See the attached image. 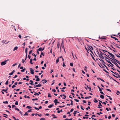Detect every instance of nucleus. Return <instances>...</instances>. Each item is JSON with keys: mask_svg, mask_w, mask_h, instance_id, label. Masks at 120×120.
I'll use <instances>...</instances> for the list:
<instances>
[{"mask_svg": "<svg viewBox=\"0 0 120 120\" xmlns=\"http://www.w3.org/2000/svg\"><path fill=\"white\" fill-rule=\"evenodd\" d=\"M6 62L7 60H5L4 61L2 62L1 63V65L2 66L6 64Z\"/></svg>", "mask_w": 120, "mask_h": 120, "instance_id": "1", "label": "nucleus"}, {"mask_svg": "<svg viewBox=\"0 0 120 120\" xmlns=\"http://www.w3.org/2000/svg\"><path fill=\"white\" fill-rule=\"evenodd\" d=\"M108 52V53L110 55V57H111L113 59H114V58H115V56H114L112 54L109 52Z\"/></svg>", "mask_w": 120, "mask_h": 120, "instance_id": "2", "label": "nucleus"}, {"mask_svg": "<svg viewBox=\"0 0 120 120\" xmlns=\"http://www.w3.org/2000/svg\"><path fill=\"white\" fill-rule=\"evenodd\" d=\"M61 46L62 48L64 49V52H65V50L64 45L63 41H62V42L61 43Z\"/></svg>", "mask_w": 120, "mask_h": 120, "instance_id": "3", "label": "nucleus"}, {"mask_svg": "<svg viewBox=\"0 0 120 120\" xmlns=\"http://www.w3.org/2000/svg\"><path fill=\"white\" fill-rule=\"evenodd\" d=\"M58 100L57 99H55L54 101V102L55 103V105H56L57 103H60L57 101Z\"/></svg>", "mask_w": 120, "mask_h": 120, "instance_id": "4", "label": "nucleus"}, {"mask_svg": "<svg viewBox=\"0 0 120 120\" xmlns=\"http://www.w3.org/2000/svg\"><path fill=\"white\" fill-rule=\"evenodd\" d=\"M30 73L32 74H33L34 73V70L32 68H30Z\"/></svg>", "mask_w": 120, "mask_h": 120, "instance_id": "5", "label": "nucleus"}, {"mask_svg": "<svg viewBox=\"0 0 120 120\" xmlns=\"http://www.w3.org/2000/svg\"><path fill=\"white\" fill-rule=\"evenodd\" d=\"M99 105H98V108L100 109L101 108V106H102V105L101 103L100 102H99Z\"/></svg>", "mask_w": 120, "mask_h": 120, "instance_id": "6", "label": "nucleus"}, {"mask_svg": "<svg viewBox=\"0 0 120 120\" xmlns=\"http://www.w3.org/2000/svg\"><path fill=\"white\" fill-rule=\"evenodd\" d=\"M59 46H60V44H59V43H57V48L58 47V48H59ZM60 52H61V47L60 46Z\"/></svg>", "mask_w": 120, "mask_h": 120, "instance_id": "7", "label": "nucleus"}, {"mask_svg": "<svg viewBox=\"0 0 120 120\" xmlns=\"http://www.w3.org/2000/svg\"><path fill=\"white\" fill-rule=\"evenodd\" d=\"M108 63H109V64H109V65H110V66H111V67H112L113 68H114L113 67V66H114L113 64H112V63H111V62L110 61H109V62H108Z\"/></svg>", "mask_w": 120, "mask_h": 120, "instance_id": "8", "label": "nucleus"}, {"mask_svg": "<svg viewBox=\"0 0 120 120\" xmlns=\"http://www.w3.org/2000/svg\"><path fill=\"white\" fill-rule=\"evenodd\" d=\"M8 90V88H7V89H6V90L2 89V91H3L5 92H6V93H7L8 92L7 91Z\"/></svg>", "mask_w": 120, "mask_h": 120, "instance_id": "9", "label": "nucleus"}, {"mask_svg": "<svg viewBox=\"0 0 120 120\" xmlns=\"http://www.w3.org/2000/svg\"><path fill=\"white\" fill-rule=\"evenodd\" d=\"M99 56L102 59H104V57L102 56V55L99 54Z\"/></svg>", "mask_w": 120, "mask_h": 120, "instance_id": "10", "label": "nucleus"}, {"mask_svg": "<svg viewBox=\"0 0 120 120\" xmlns=\"http://www.w3.org/2000/svg\"><path fill=\"white\" fill-rule=\"evenodd\" d=\"M112 59V58L111 59H112V60H114V61L116 62H117V63L119 61L118 60H116V59H115L114 58V59Z\"/></svg>", "mask_w": 120, "mask_h": 120, "instance_id": "11", "label": "nucleus"}, {"mask_svg": "<svg viewBox=\"0 0 120 120\" xmlns=\"http://www.w3.org/2000/svg\"><path fill=\"white\" fill-rule=\"evenodd\" d=\"M111 37L112 38L114 39L115 40H118V39L116 38L115 37H113L112 36H111Z\"/></svg>", "mask_w": 120, "mask_h": 120, "instance_id": "12", "label": "nucleus"}, {"mask_svg": "<svg viewBox=\"0 0 120 120\" xmlns=\"http://www.w3.org/2000/svg\"><path fill=\"white\" fill-rule=\"evenodd\" d=\"M33 92L34 93V95L35 96H36L37 95H38V96L39 95V94H38L36 92H35L34 91Z\"/></svg>", "mask_w": 120, "mask_h": 120, "instance_id": "13", "label": "nucleus"}, {"mask_svg": "<svg viewBox=\"0 0 120 120\" xmlns=\"http://www.w3.org/2000/svg\"><path fill=\"white\" fill-rule=\"evenodd\" d=\"M44 81V82H42V83H43V84H44V83H46V82H47V81L46 80H45V79H43L42 80V81Z\"/></svg>", "mask_w": 120, "mask_h": 120, "instance_id": "14", "label": "nucleus"}, {"mask_svg": "<svg viewBox=\"0 0 120 120\" xmlns=\"http://www.w3.org/2000/svg\"><path fill=\"white\" fill-rule=\"evenodd\" d=\"M18 48L17 46H16L14 48L13 50V51H15V50H17Z\"/></svg>", "mask_w": 120, "mask_h": 120, "instance_id": "15", "label": "nucleus"}, {"mask_svg": "<svg viewBox=\"0 0 120 120\" xmlns=\"http://www.w3.org/2000/svg\"><path fill=\"white\" fill-rule=\"evenodd\" d=\"M118 68H119L120 69V67H119L118 65V64L115 62L114 63Z\"/></svg>", "mask_w": 120, "mask_h": 120, "instance_id": "16", "label": "nucleus"}, {"mask_svg": "<svg viewBox=\"0 0 120 120\" xmlns=\"http://www.w3.org/2000/svg\"><path fill=\"white\" fill-rule=\"evenodd\" d=\"M25 53L26 54V56H27V48H26L25 49Z\"/></svg>", "mask_w": 120, "mask_h": 120, "instance_id": "17", "label": "nucleus"}, {"mask_svg": "<svg viewBox=\"0 0 120 120\" xmlns=\"http://www.w3.org/2000/svg\"><path fill=\"white\" fill-rule=\"evenodd\" d=\"M54 105L53 104L50 105L48 106V107L49 108H52L53 106Z\"/></svg>", "mask_w": 120, "mask_h": 120, "instance_id": "18", "label": "nucleus"}, {"mask_svg": "<svg viewBox=\"0 0 120 120\" xmlns=\"http://www.w3.org/2000/svg\"><path fill=\"white\" fill-rule=\"evenodd\" d=\"M88 47L90 48V49H91V48L93 50V47L91 46H89Z\"/></svg>", "mask_w": 120, "mask_h": 120, "instance_id": "19", "label": "nucleus"}, {"mask_svg": "<svg viewBox=\"0 0 120 120\" xmlns=\"http://www.w3.org/2000/svg\"><path fill=\"white\" fill-rule=\"evenodd\" d=\"M100 97L102 99H104V96L102 95H101L100 96Z\"/></svg>", "mask_w": 120, "mask_h": 120, "instance_id": "20", "label": "nucleus"}, {"mask_svg": "<svg viewBox=\"0 0 120 120\" xmlns=\"http://www.w3.org/2000/svg\"><path fill=\"white\" fill-rule=\"evenodd\" d=\"M30 82H30L29 84L31 85H34V84L33 83V81L32 80H30Z\"/></svg>", "mask_w": 120, "mask_h": 120, "instance_id": "21", "label": "nucleus"}, {"mask_svg": "<svg viewBox=\"0 0 120 120\" xmlns=\"http://www.w3.org/2000/svg\"><path fill=\"white\" fill-rule=\"evenodd\" d=\"M77 112V111H74V112L73 113V114H74V116H75V114H76V113Z\"/></svg>", "mask_w": 120, "mask_h": 120, "instance_id": "22", "label": "nucleus"}, {"mask_svg": "<svg viewBox=\"0 0 120 120\" xmlns=\"http://www.w3.org/2000/svg\"><path fill=\"white\" fill-rule=\"evenodd\" d=\"M41 84L39 83L38 85H37V87H41Z\"/></svg>", "mask_w": 120, "mask_h": 120, "instance_id": "23", "label": "nucleus"}, {"mask_svg": "<svg viewBox=\"0 0 120 120\" xmlns=\"http://www.w3.org/2000/svg\"><path fill=\"white\" fill-rule=\"evenodd\" d=\"M32 62V59H30V63L31 64H33V63Z\"/></svg>", "mask_w": 120, "mask_h": 120, "instance_id": "24", "label": "nucleus"}, {"mask_svg": "<svg viewBox=\"0 0 120 120\" xmlns=\"http://www.w3.org/2000/svg\"><path fill=\"white\" fill-rule=\"evenodd\" d=\"M59 58H58L56 60V63L57 64L59 61Z\"/></svg>", "mask_w": 120, "mask_h": 120, "instance_id": "25", "label": "nucleus"}, {"mask_svg": "<svg viewBox=\"0 0 120 120\" xmlns=\"http://www.w3.org/2000/svg\"><path fill=\"white\" fill-rule=\"evenodd\" d=\"M40 79L39 78H38L36 80V81L37 82L39 81H40Z\"/></svg>", "mask_w": 120, "mask_h": 120, "instance_id": "26", "label": "nucleus"}, {"mask_svg": "<svg viewBox=\"0 0 120 120\" xmlns=\"http://www.w3.org/2000/svg\"><path fill=\"white\" fill-rule=\"evenodd\" d=\"M38 51H41L42 50V48H39L38 49Z\"/></svg>", "mask_w": 120, "mask_h": 120, "instance_id": "27", "label": "nucleus"}, {"mask_svg": "<svg viewBox=\"0 0 120 120\" xmlns=\"http://www.w3.org/2000/svg\"><path fill=\"white\" fill-rule=\"evenodd\" d=\"M94 100H95L94 101V102L96 103L98 102V101L96 100V98H94Z\"/></svg>", "mask_w": 120, "mask_h": 120, "instance_id": "28", "label": "nucleus"}, {"mask_svg": "<svg viewBox=\"0 0 120 120\" xmlns=\"http://www.w3.org/2000/svg\"><path fill=\"white\" fill-rule=\"evenodd\" d=\"M27 112H26L25 114L24 115V116H27L28 115V114L27 113Z\"/></svg>", "mask_w": 120, "mask_h": 120, "instance_id": "29", "label": "nucleus"}, {"mask_svg": "<svg viewBox=\"0 0 120 120\" xmlns=\"http://www.w3.org/2000/svg\"><path fill=\"white\" fill-rule=\"evenodd\" d=\"M3 103L5 104H8V102L7 101H3Z\"/></svg>", "mask_w": 120, "mask_h": 120, "instance_id": "30", "label": "nucleus"}, {"mask_svg": "<svg viewBox=\"0 0 120 120\" xmlns=\"http://www.w3.org/2000/svg\"><path fill=\"white\" fill-rule=\"evenodd\" d=\"M71 103L70 104L71 105H73V101H72L71 100Z\"/></svg>", "mask_w": 120, "mask_h": 120, "instance_id": "31", "label": "nucleus"}, {"mask_svg": "<svg viewBox=\"0 0 120 120\" xmlns=\"http://www.w3.org/2000/svg\"><path fill=\"white\" fill-rule=\"evenodd\" d=\"M103 55H105V56H107L109 58H110V59H111V58H110V57H109V55H106V54H104V53H103Z\"/></svg>", "mask_w": 120, "mask_h": 120, "instance_id": "32", "label": "nucleus"}, {"mask_svg": "<svg viewBox=\"0 0 120 120\" xmlns=\"http://www.w3.org/2000/svg\"><path fill=\"white\" fill-rule=\"evenodd\" d=\"M26 70L25 68H24L22 70H21V71L22 72H24Z\"/></svg>", "mask_w": 120, "mask_h": 120, "instance_id": "33", "label": "nucleus"}, {"mask_svg": "<svg viewBox=\"0 0 120 120\" xmlns=\"http://www.w3.org/2000/svg\"><path fill=\"white\" fill-rule=\"evenodd\" d=\"M51 96L50 95V94L49 93L48 94V97L49 98H50L51 97Z\"/></svg>", "mask_w": 120, "mask_h": 120, "instance_id": "34", "label": "nucleus"}, {"mask_svg": "<svg viewBox=\"0 0 120 120\" xmlns=\"http://www.w3.org/2000/svg\"><path fill=\"white\" fill-rule=\"evenodd\" d=\"M26 108H28V109H30L31 108H32V107L31 106H27L26 107Z\"/></svg>", "mask_w": 120, "mask_h": 120, "instance_id": "35", "label": "nucleus"}, {"mask_svg": "<svg viewBox=\"0 0 120 120\" xmlns=\"http://www.w3.org/2000/svg\"><path fill=\"white\" fill-rule=\"evenodd\" d=\"M8 80H7L6 82L5 83V84L6 85H8Z\"/></svg>", "mask_w": 120, "mask_h": 120, "instance_id": "36", "label": "nucleus"}, {"mask_svg": "<svg viewBox=\"0 0 120 120\" xmlns=\"http://www.w3.org/2000/svg\"><path fill=\"white\" fill-rule=\"evenodd\" d=\"M15 104L16 105H18V101H16L15 102Z\"/></svg>", "mask_w": 120, "mask_h": 120, "instance_id": "37", "label": "nucleus"}, {"mask_svg": "<svg viewBox=\"0 0 120 120\" xmlns=\"http://www.w3.org/2000/svg\"><path fill=\"white\" fill-rule=\"evenodd\" d=\"M55 81V80H53V81H52V82H53V83L51 84V86L52 85L54 84V83H55V82H54Z\"/></svg>", "mask_w": 120, "mask_h": 120, "instance_id": "38", "label": "nucleus"}, {"mask_svg": "<svg viewBox=\"0 0 120 120\" xmlns=\"http://www.w3.org/2000/svg\"><path fill=\"white\" fill-rule=\"evenodd\" d=\"M107 97H109V99H110V100H112V99L111 98V97L110 96H108V95H107L106 96Z\"/></svg>", "mask_w": 120, "mask_h": 120, "instance_id": "39", "label": "nucleus"}, {"mask_svg": "<svg viewBox=\"0 0 120 120\" xmlns=\"http://www.w3.org/2000/svg\"><path fill=\"white\" fill-rule=\"evenodd\" d=\"M15 110H17V111H19V109H18V108L17 107H15Z\"/></svg>", "mask_w": 120, "mask_h": 120, "instance_id": "40", "label": "nucleus"}, {"mask_svg": "<svg viewBox=\"0 0 120 120\" xmlns=\"http://www.w3.org/2000/svg\"><path fill=\"white\" fill-rule=\"evenodd\" d=\"M115 55L116 56L118 57H119V58H120V56L119 55H118L117 54H115Z\"/></svg>", "mask_w": 120, "mask_h": 120, "instance_id": "41", "label": "nucleus"}, {"mask_svg": "<svg viewBox=\"0 0 120 120\" xmlns=\"http://www.w3.org/2000/svg\"><path fill=\"white\" fill-rule=\"evenodd\" d=\"M52 91L53 92H56V90L55 89H52Z\"/></svg>", "mask_w": 120, "mask_h": 120, "instance_id": "42", "label": "nucleus"}, {"mask_svg": "<svg viewBox=\"0 0 120 120\" xmlns=\"http://www.w3.org/2000/svg\"><path fill=\"white\" fill-rule=\"evenodd\" d=\"M32 110V109H30V110H29L27 111V112H31V111Z\"/></svg>", "mask_w": 120, "mask_h": 120, "instance_id": "43", "label": "nucleus"}, {"mask_svg": "<svg viewBox=\"0 0 120 120\" xmlns=\"http://www.w3.org/2000/svg\"><path fill=\"white\" fill-rule=\"evenodd\" d=\"M103 70H104V71H105L107 73H108V74L109 73L107 71H106V70H105V69H104Z\"/></svg>", "mask_w": 120, "mask_h": 120, "instance_id": "44", "label": "nucleus"}, {"mask_svg": "<svg viewBox=\"0 0 120 120\" xmlns=\"http://www.w3.org/2000/svg\"><path fill=\"white\" fill-rule=\"evenodd\" d=\"M65 106V105H63L62 106H59L58 107L60 108H62V107H64Z\"/></svg>", "mask_w": 120, "mask_h": 120, "instance_id": "45", "label": "nucleus"}, {"mask_svg": "<svg viewBox=\"0 0 120 120\" xmlns=\"http://www.w3.org/2000/svg\"><path fill=\"white\" fill-rule=\"evenodd\" d=\"M90 55L92 57V58L94 60H95V59L94 58V57L93 56V55L91 54H90Z\"/></svg>", "mask_w": 120, "mask_h": 120, "instance_id": "46", "label": "nucleus"}, {"mask_svg": "<svg viewBox=\"0 0 120 120\" xmlns=\"http://www.w3.org/2000/svg\"><path fill=\"white\" fill-rule=\"evenodd\" d=\"M71 94H72V95H73V98H75V97H74V95H75V94H74V93H71Z\"/></svg>", "mask_w": 120, "mask_h": 120, "instance_id": "47", "label": "nucleus"}, {"mask_svg": "<svg viewBox=\"0 0 120 120\" xmlns=\"http://www.w3.org/2000/svg\"><path fill=\"white\" fill-rule=\"evenodd\" d=\"M70 64L71 66H73V63H70Z\"/></svg>", "mask_w": 120, "mask_h": 120, "instance_id": "48", "label": "nucleus"}, {"mask_svg": "<svg viewBox=\"0 0 120 120\" xmlns=\"http://www.w3.org/2000/svg\"><path fill=\"white\" fill-rule=\"evenodd\" d=\"M32 50H31L29 52V54L30 55V54L32 53Z\"/></svg>", "mask_w": 120, "mask_h": 120, "instance_id": "49", "label": "nucleus"}, {"mask_svg": "<svg viewBox=\"0 0 120 120\" xmlns=\"http://www.w3.org/2000/svg\"><path fill=\"white\" fill-rule=\"evenodd\" d=\"M63 67H65V64H64V62H63Z\"/></svg>", "mask_w": 120, "mask_h": 120, "instance_id": "50", "label": "nucleus"}, {"mask_svg": "<svg viewBox=\"0 0 120 120\" xmlns=\"http://www.w3.org/2000/svg\"><path fill=\"white\" fill-rule=\"evenodd\" d=\"M99 79L103 82H105V81L101 78H99Z\"/></svg>", "mask_w": 120, "mask_h": 120, "instance_id": "51", "label": "nucleus"}, {"mask_svg": "<svg viewBox=\"0 0 120 120\" xmlns=\"http://www.w3.org/2000/svg\"><path fill=\"white\" fill-rule=\"evenodd\" d=\"M101 60V61H102V63H104V64H105V62H104V61L103 60Z\"/></svg>", "mask_w": 120, "mask_h": 120, "instance_id": "52", "label": "nucleus"}, {"mask_svg": "<svg viewBox=\"0 0 120 120\" xmlns=\"http://www.w3.org/2000/svg\"><path fill=\"white\" fill-rule=\"evenodd\" d=\"M15 87L16 86L15 85H14L12 86V88H14V87Z\"/></svg>", "mask_w": 120, "mask_h": 120, "instance_id": "53", "label": "nucleus"}, {"mask_svg": "<svg viewBox=\"0 0 120 120\" xmlns=\"http://www.w3.org/2000/svg\"><path fill=\"white\" fill-rule=\"evenodd\" d=\"M88 109H90V107L89 106H88V108H86V110H88Z\"/></svg>", "mask_w": 120, "mask_h": 120, "instance_id": "54", "label": "nucleus"}, {"mask_svg": "<svg viewBox=\"0 0 120 120\" xmlns=\"http://www.w3.org/2000/svg\"><path fill=\"white\" fill-rule=\"evenodd\" d=\"M74 110V109L73 108H72L71 110H70V112H72V111H73Z\"/></svg>", "mask_w": 120, "mask_h": 120, "instance_id": "55", "label": "nucleus"}, {"mask_svg": "<svg viewBox=\"0 0 120 120\" xmlns=\"http://www.w3.org/2000/svg\"><path fill=\"white\" fill-rule=\"evenodd\" d=\"M13 73L11 72V73H10L9 74V75H12Z\"/></svg>", "mask_w": 120, "mask_h": 120, "instance_id": "56", "label": "nucleus"}, {"mask_svg": "<svg viewBox=\"0 0 120 120\" xmlns=\"http://www.w3.org/2000/svg\"><path fill=\"white\" fill-rule=\"evenodd\" d=\"M101 102L102 103H103L105 105H106V103L105 102H102V101H101Z\"/></svg>", "mask_w": 120, "mask_h": 120, "instance_id": "57", "label": "nucleus"}, {"mask_svg": "<svg viewBox=\"0 0 120 120\" xmlns=\"http://www.w3.org/2000/svg\"><path fill=\"white\" fill-rule=\"evenodd\" d=\"M45 119V118H42L40 119V120H44Z\"/></svg>", "mask_w": 120, "mask_h": 120, "instance_id": "58", "label": "nucleus"}, {"mask_svg": "<svg viewBox=\"0 0 120 120\" xmlns=\"http://www.w3.org/2000/svg\"><path fill=\"white\" fill-rule=\"evenodd\" d=\"M102 50L103 51V52L104 53H105V52H108L107 51H105L103 50Z\"/></svg>", "mask_w": 120, "mask_h": 120, "instance_id": "59", "label": "nucleus"}, {"mask_svg": "<svg viewBox=\"0 0 120 120\" xmlns=\"http://www.w3.org/2000/svg\"><path fill=\"white\" fill-rule=\"evenodd\" d=\"M17 77V76L16 75H15V76L14 77H13V78H15Z\"/></svg>", "mask_w": 120, "mask_h": 120, "instance_id": "60", "label": "nucleus"}, {"mask_svg": "<svg viewBox=\"0 0 120 120\" xmlns=\"http://www.w3.org/2000/svg\"><path fill=\"white\" fill-rule=\"evenodd\" d=\"M34 108L35 109H36L37 110H39V109L38 108H37L35 107H34Z\"/></svg>", "mask_w": 120, "mask_h": 120, "instance_id": "61", "label": "nucleus"}, {"mask_svg": "<svg viewBox=\"0 0 120 120\" xmlns=\"http://www.w3.org/2000/svg\"><path fill=\"white\" fill-rule=\"evenodd\" d=\"M83 101V102L84 103H86V101H85V100H83V101Z\"/></svg>", "mask_w": 120, "mask_h": 120, "instance_id": "62", "label": "nucleus"}, {"mask_svg": "<svg viewBox=\"0 0 120 120\" xmlns=\"http://www.w3.org/2000/svg\"><path fill=\"white\" fill-rule=\"evenodd\" d=\"M106 90H107L108 91H110V92H111V90H110V89H106Z\"/></svg>", "mask_w": 120, "mask_h": 120, "instance_id": "63", "label": "nucleus"}, {"mask_svg": "<svg viewBox=\"0 0 120 120\" xmlns=\"http://www.w3.org/2000/svg\"><path fill=\"white\" fill-rule=\"evenodd\" d=\"M74 100L75 101H76L77 102H78L79 101V100L76 99H75Z\"/></svg>", "mask_w": 120, "mask_h": 120, "instance_id": "64", "label": "nucleus"}]
</instances>
